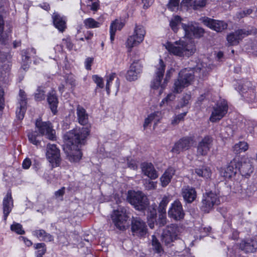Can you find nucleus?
Returning a JSON list of instances; mask_svg holds the SVG:
<instances>
[{
	"label": "nucleus",
	"mask_w": 257,
	"mask_h": 257,
	"mask_svg": "<svg viewBox=\"0 0 257 257\" xmlns=\"http://www.w3.org/2000/svg\"><path fill=\"white\" fill-rule=\"evenodd\" d=\"M89 132V128L86 126L74 128L64 135L66 144L64 151L70 162H77L81 159L82 154L79 146L84 144Z\"/></svg>",
	"instance_id": "obj_1"
},
{
	"label": "nucleus",
	"mask_w": 257,
	"mask_h": 257,
	"mask_svg": "<svg viewBox=\"0 0 257 257\" xmlns=\"http://www.w3.org/2000/svg\"><path fill=\"white\" fill-rule=\"evenodd\" d=\"M156 70L154 78L151 82V87L154 89H159V94H161L164 89L167 86V83L170 78L171 73L172 69L167 71L165 78L162 81L164 75L166 65L162 59H160L159 63L156 65Z\"/></svg>",
	"instance_id": "obj_2"
},
{
	"label": "nucleus",
	"mask_w": 257,
	"mask_h": 257,
	"mask_svg": "<svg viewBox=\"0 0 257 257\" xmlns=\"http://www.w3.org/2000/svg\"><path fill=\"white\" fill-rule=\"evenodd\" d=\"M166 48L170 53L180 57L185 55L189 57L195 53L196 49L191 44H186L183 41L176 42L175 44L167 43Z\"/></svg>",
	"instance_id": "obj_3"
},
{
	"label": "nucleus",
	"mask_w": 257,
	"mask_h": 257,
	"mask_svg": "<svg viewBox=\"0 0 257 257\" xmlns=\"http://www.w3.org/2000/svg\"><path fill=\"white\" fill-rule=\"evenodd\" d=\"M128 214V210L124 207L119 206L113 211L111 214V219L117 229L124 230L130 227Z\"/></svg>",
	"instance_id": "obj_4"
},
{
	"label": "nucleus",
	"mask_w": 257,
	"mask_h": 257,
	"mask_svg": "<svg viewBox=\"0 0 257 257\" xmlns=\"http://www.w3.org/2000/svg\"><path fill=\"white\" fill-rule=\"evenodd\" d=\"M127 201L138 210L142 211L148 207L149 200L142 192L128 191L127 196Z\"/></svg>",
	"instance_id": "obj_5"
},
{
	"label": "nucleus",
	"mask_w": 257,
	"mask_h": 257,
	"mask_svg": "<svg viewBox=\"0 0 257 257\" xmlns=\"http://www.w3.org/2000/svg\"><path fill=\"white\" fill-rule=\"evenodd\" d=\"M194 79V74L192 72L184 69L179 73V77L174 83V90L176 93L181 92L183 89L190 85Z\"/></svg>",
	"instance_id": "obj_6"
},
{
	"label": "nucleus",
	"mask_w": 257,
	"mask_h": 257,
	"mask_svg": "<svg viewBox=\"0 0 257 257\" xmlns=\"http://www.w3.org/2000/svg\"><path fill=\"white\" fill-rule=\"evenodd\" d=\"M179 228L176 224L168 225L163 230L162 234V241L166 245L171 246V243L179 237Z\"/></svg>",
	"instance_id": "obj_7"
},
{
	"label": "nucleus",
	"mask_w": 257,
	"mask_h": 257,
	"mask_svg": "<svg viewBox=\"0 0 257 257\" xmlns=\"http://www.w3.org/2000/svg\"><path fill=\"white\" fill-rule=\"evenodd\" d=\"M228 108V104L226 100L222 99L218 101L213 107L210 117V120L212 122L220 120L227 113Z\"/></svg>",
	"instance_id": "obj_8"
},
{
	"label": "nucleus",
	"mask_w": 257,
	"mask_h": 257,
	"mask_svg": "<svg viewBox=\"0 0 257 257\" xmlns=\"http://www.w3.org/2000/svg\"><path fill=\"white\" fill-rule=\"evenodd\" d=\"M46 156L53 168L60 165L61 161L60 152L56 145L50 144L47 145Z\"/></svg>",
	"instance_id": "obj_9"
},
{
	"label": "nucleus",
	"mask_w": 257,
	"mask_h": 257,
	"mask_svg": "<svg viewBox=\"0 0 257 257\" xmlns=\"http://www.w3.org/2000/svg\"><path fill=\"white\" fill-rule=\"evenodd\" d=\"M218 196L212 191L206 193L203 195L201 209L205 213H208L215 205L219 204Z\"/></svg>",
	"instance_id": "obj_10"
},
{
	"label": "nucleus",
	"mask_w": 257,
	"mask_h": 257,
	"mask_svg": "<svg viewBox=\"0 0 257 257\" xmlns=\"http://www.w3.org/2000/svg\"><path fill=\"white\" fill-rule=\"evenodd\" d=\"M256 33L257 30L254 28L248 30L240 29L228 35L227 40L230 45H236L239 43V40H241L244 37L251 34H256Z\"/></svg>",
	"instance_id": "obj_11"
},
{
	"label": "nucleus",
	"mask_w": 257,
	"mask_h": 257,
	"mask_svg": "<svg viewBox=\"0 0 257 257\" xmlns=\"http://www.w3.org/2000/svg\"><path fill=\"white\" fill-rule=\"evenodd\" d=\"M195 142L193 137L186 136L183 137L176 142L171 152L177 155L188 150L194 145Z\"/></svg>",
	"instance_id": "obj_12"
},
{
	"label": "nucleus",
	"mask_w": 257,
	"mask_h": 257,
	"mask_svg": "<svg viewBox=\"0 0 257 257\" xmlns=\"http://www.w3.org/2000/svg\"><path fill=\"white\" fill-rule=\"evenodd\" d=\"M199 20L204 25L217 32H222L227 28V24L223 21L213 19L207 17H203Z\"/></svg>",
	"instance_id": "obj_13"
},
{
	"label": "nucleus",
	"mask_w": 257,
	"mask_h": 257,
	"mask_svg": "<svg viewBox=\"0 0 257 257\" xmlns=\"http://www.w3.org/2000/svg\"><path fill=\"white\" fill-rule=\"evenodd\" d=\"M35 125L40 135L46 136L51 140H53L55 138V131L53 129L51 123L49 121H42L41 119H37Z\"/></svg>",
	"instance_id": "obj_14"
},
{
	"label": "nucleus",
	"mask_w": 257,
	"mask_h": 257,
	"mask_svg": "<svg viewBox=\"0 0 257 257\" xmlns=\"http://www.w3.org/2000/svg\"><path fill=\"white\" fill-rule=\"evenodd\" d=\"M131 231L134 235L140 237L145 236L147 232L145 222L140 217H133L131 221Z\"/></svg>",
	"instance_id": "obj_15"
},
{
	"label": "nucleus",
	"mask_w": 257,
	"mask_h": 257,
	"mask_svg": "<svg viewBox=\"0 0 257 257\" xmlns=\"http://www.w3.org/2000/svg\"><path fill=\"white\" fill-rule=\"evenodd\" d=\"M182 27L185 32V36L190 38L192 37L200 38L203 36L205 32L203 28L197 25H194L192 22L188 24H182Z\"/></svg>",
	"instance_id": "obj_16"
},
{
	"label": "nucleus",
	"mask_w": 257,
	"mask_h": 257,
	"mask_svg": "<svg viewBox=\"0 0 257 257\" xmlns=\"http://www.w3.org/2000/svg\"><path fill=\"white\" fill-rule=\"evenodd\" d=\"M145 34L146 32L143 27L136 26L134 35L127 39L126 46L131 49L139 45L143 41Z\"/></svg>",
	"instance_id": "obj_17"
},
{
	"label": "nucleus",
	"mask_w": 257,
	"mask_h": 257,
	"mask_svg": "<svg viewBox=\"0 0 257 257\" xmlns=\"http://www.w3.org/2000/svg\"><path fill=\"white\" fill-rule=\"evenodd\" d=\"M168 216L175 220L178 221L183 219L185 216V212L181 202L176 200L172 203L168 210Z\"/></svg>",
	"instance_id": "obj_18"
},
{
	"label": "nucleus",
	"mask_w": 257,
	"mask_h": 257,
	"mask_svg": "<svg viewBox=\"0 0 257 257\" xmlns=\"http://www.w3.org/2000/svg\"><path fill=\"white\" fill-rule=\"evenodd\" d=\"M213 139L210 136H206L199 142L197 147V155L198 156H206L209 152Z\"/></svg>",
	"instance_id": "obj_19"
},
{
	"label": "nucleus",
	"mask_w": 257,
	"mask_h": 257,
	"mask_svg": "<svg viewBox=\"0 0 257 257\" xmlns=\"http://www.w3.org/2000/svg\"><path fill=\"white\" fill-rule=\"evenodd\" d=\"M253 160L249 158H243L240 163L237 162L238 171L242 176L249 177L253 171Z\"/></svg>",
	"instance_id": "obj_20"
},
{
	"label": "nucleus",
	"mask_w": 257,
	"mask_h": 257,
	"mask_svg": "<svg viewBox=\"0 0 257 257\" xmlns=\"http://www.w3.org/2000/svg\"><path fill=\"white\" fill-rule=\"evenodd\" d=\"M238 171L237 161L234 159L231 161L228 165L220 171V175L225 179L230 178L234 175Z\"/></svg>",
	"instance_id": "obj_21"
},
{
	"label": "nucleus",
	"mask_w": 257,
	"mask_h": 257,
	"mask_svg": "<svg viewBox=\"0 0 257 257\" xmlns=\"http://www.w3.org/2000/svg\"><path fill=\"white\" fill-rule=\"evenodd\" d=\"M181 195L187 203H192L197 197L195 189L191 186H186L181 189Z\"/></svg>",
	"instance_id": "obj_22"
},
{
	"label": "nucleus",
	"mask_w": 257,
	"mask_h": 257,
	"mask_svg": "<svg viewBox=\"0 0 257 257\" xmlns=\"http://www.w3.org/2000/svg\"><path fill=\"white\" fill-rule=\"evenodd\" d=\"M13 200L11 190H9L7 195L4 197L3 202V209L4 220L6 221L13 207Z\"/></svg>",
	"instance_id": "obj_23"
},
{
	"label": "nucleus",
	"mask_w": 257,
	"mask_h": 257,
	"mask_svg": "<svg viewBox=\"0 0 257 257\" xmlns=\"http://www.w3.org/2000/svg\"><path fill=\"white\" fill-rule=\"evenodd\" d=\"M119 86L118 78L116 77V74L112 73L107 76L106 90L108 94L110 93V88L114 90L117 91Z\"/></svg>",
	"instance_id": "obj_24"
},
{
	"label": "nucleus",
	"mask_w": 257,
	"mask_h": 257,
	"mask_svg": "<svg viewBox=\"0 0 257 257\" xmlns=\"http://www.w3.org/2000/svg\"><path fill=\"white\" fill-rule=\"evenodd\" d=\"M143 174L151 179H155L158 177L157 172L152 163H144L141 165Z\"/></svg>",
	"instance_id": "obj_25"
},
{
	"label": "nucleus",
	"mask_w": 257,
	"mask_h": 257,
	"mask_svg": "<svg viewBox=\"0 0 257 257\" xmlns=\"http://www.w3.org/2000/svg\"><path fill=\"white\" fill-rule=\"evenodd\" d=\"M239 248L246 253L254 252L257 249V242L254 240H243L239 243Z\"/></svg>",
	"instance_id": "obj_26"
},
{
	"label": "nucleus",
	"mask_w": 257,
	"mask_h": 257,
	"mask_svg": "<svg viewBox=\"0 0 257 257\" xmlns=\"http://www.w3.org/2000/svg\"><path fill=\"white\" fill-rule=\"evenodd\" d=\"M76 115L78 122L83 125H87L88 123V114L85 108L80 105L76 107Z\"/></svg>",
	"instance_id": "obj_27"
},
{
	"label": "nucleus",
	"mask_w": 257,
	"mask_h": 257,
	"mask_svg": "<svg viewBox=\"0 0 257 257\" xmlns=\"http://www.w3.org/2000/svg\"><path fill=\"white\" fill-rule=\"evenodd\" d=\"M53 20L55 27L63 32L66 28L65 20L57 13L53 14Z\"/></svg>",
	"instance_id": "obj_28"
},
{
	"label": "nucleus",
	"mask_w": 257,
	"mask_h": 257,
	"mask_svg": "<svg viewBox=\"0 0 257 257\" xmlns=\"http://www.w3.org/2000/svg\"><path fill=\"white\" fill-rule=\"evenodd\" d=\"M175 170L170 167L168 168L160 178L162 186L166 187L170 182L173 176L175 174Z\"/></svg>",
	"instance_id": "obj_29"
},
{
	"label": "nucleus",
	"mask_w": 257,
	"mask_h": 257,
	"mask_svg": "<svg viewBox=\"0 0 257 257\" xmlns=\"http://www.w3.org/2000/svg\"><path fill=\"white\" fill-rule=\"evenodd\" d=\"M47 101L51 111L54 114H55L57 111V108L58 100L54 91H52L48 94Z\"/></svg>",
	"instance_id": "obj_30"
},
{
	"label": "nucleus",
	"mask_w": 257,
	"mask_h": 257,
	"mask_svg": "<svg viewBox=\"0 0 257 257\" xmlns=\"http://www.w3.org/2000/svg\"><path fill=\"white\" fill-rule=\"evenodd\" d=\"M34 234L38 238H42L45 241H52L54 240L53 236L46 232L44 229L36 230L34 231Z\"/></svg>",
	"instance_id": "obj_31"
},
{
	"label": "nucleus",
	"mask_w": 257,
	"mask_h": 257,
	"mask_svg": "<svg viewBox=\"0 0 257 257\" xmlns=\"http://www.w3.org/2000/svg\"><path fill=\"white\" fill-rule=\"evenodd\" d=\"M205 65H206L205 64ZM193 73H198L199 76L202 78H204L207 76L209 72V68L204 66V64H200L197 66L196 67L193 68Z\"/></svg>",
	"instance_id": "obj_32"
},
{
	"label": "nucleus",
	"mask_w": 257,
	"mask_h": 257,
	"mask_svg": "<svg viewBox=\"0 0 257 257\" xmlns=\"http://www.w3.org/2000/svg\"><path fill=\"white\" fill-rule=\"evenodd\" d=\"M195 173L199 177L205 179L209 178L211 175V171L209 167L203 166L201 168L195 169Z\"/></svg>",
	"instance_id": "obj_33"
},
{
	"label": "nucleus",
	"mask_w": 257,
	"mask_h": 257,
	"mask_svg": "<svg viewBox=\"0 0 257 257\" xmlns=\"http://www.w3.org/2000/svg\"><path fill=\"white\" fill-rule=\"evenodd\" d=\"M152 245L153 250L156 253L159 254L160 256H161L164 253V251L162 245L155 235L152 236Z\"/></svg>",
	"instance_id": "obj_34"
},
{
	"label": "nucleus",
	"mask_w": 257,
	"mask_h": 257,
	"mask_svg": "<svg viewBox=\"0 0 257 257\" xmlns=\"http://www.w3.org/2000/svg\"><path fill=\"white\" fill-rule=\"evenodd\" d=\"M233 149L234 152L238 154L240 152L247 151L248 149V145L245 142H239L234 146Z\"/></svg>",
	"instance_id": "obj_35"
},
{
	"label": "nucleus",
	"mask_w": 257,
	"mask_h": 257,
	"mask_svg": "<svg viewBox=\"0 0 257 257\" xmlns=\"http://www.w3.org/2000/svg\"><path fill=\"white\" fill-rule=\"evenodd\" d=\"M242 93V96L248 103H253L256 102L255 94L252 89H249L246 92Z\"/></svg>",
	"instance_id": "obj_36"
},
{
	"label": "nucleus",
	"mask_w": 257,
	"mask_h": 257,
	"mask_svg": "<svg viewBox=\"0 0 257 257\" xmlns=\"http://www.w3.org/2000/svg\"><path fill=\"white\" fill-rule=\"evenodd\" d=\"M27 101L23 100L22 102H19L20 106L16 111V115L18 119H22L24 116V114L26 111V106Z\"/></svg>",
	"instance_id": "obj_37"
},
{
	"label": "nucleus",
	"mask_w": 257,
	"mask_h": 257,
	"mask_svg": "<svg viewBox=\"0 0 257 257\" xmlns=\"http://www.w3.org/2000/svg\"><path fill=\"white\" fill-rule=\"evenodd\" d=\"M34 247L38 250L36 252V257H42L46 252V246L44 243H36Z\"/></svg>",
	"instance_id": "obj_38"
},
{
	"label": "nucleus",
	"mask_w": 257,
	"mask_h": 257,
	"mask_svg": "<svg viewBox=\"0 0 257 257\" xmlns=\"http://www.w3.org/2000/svg\"><path fill=\"white\" fill-rule=\"evenodd\" d=\"M84 24L86 28L88 29L98 28L100 26V23L92 18L86 19L84 21Z\"/></svg>",
	"instance_id": "obj_39"
},
{
	"label": "nucleus",
	"mask_w": 257,
	"mask_h": 257,
	"mask_svg": "<svg viewBox=\"0 0 257 257\" xmlns=\"http://www.w3.org/2000/svg\"><path fill=\"white\" fill-rule=\"evenodd\" d=\"M182 19L179 16H175L170 21V26L172 30L176 32L178 29V26L181 24Z\"/></svg>",
	"instance_id": "obj_40"
},
{
	"label": "nucleus",
	"mask_w": 257,
	"mask_h": 257,
	"mask_svg": "<svg viewBox=\"0 0 257 257\" xmlns=\"http://www.w3.org/2000/svg\"><path fill=\"white\" fill-rule=\"evenodd\" d=\"M170 200L166 196H164L159 204L158 211L160 213L166 214V207L169 203Z\"/></svg>",
	"instance_id": "obj_41"
},
{
	"label": "nucleus",
	"mask_w": 257,
	"mask_h": 257,
	"mask_svg": "<svg viewBox=\"0 0 257 257\" xmlns=\"http://www.w3.org/2000/svg\"><path fill=\"white\" fill-rule=\"evenodd\" d=\"M38 136L39 133L37 131H32L28 135L29 141L36 146H38L40 144V141L37 140Z\"/></svg>",
	"instance_id": "obj_42"
},
{
	"label": "nucleus",
	"mask_w": 257,
	"mask_h": 257,
	"mask_svg": "<svg viewBox=\"0 0 257 257\" xmlns=\"http://www.w3.org/2000/svg\"><path fill=\"white\" fill-rule=\"evenodd\" d=\"M158 120L159 118L157 117L156 113L150 114L145 120L143 125L144 128H146L153 121H155V124L156 125Z\"/></svg>",
	"instance_id": "obj_43"
},
{
	"label": "nucleus",
	"mask_w": 257,
	"mask_h": 257,
	"mask_svg": "<svg viewBox=\"0 0 257 257\" xmlns=\"http://www.w3.org/2000/svg\"><path fill=\"white\" fill-rule=\"evenodd\" d=\"M207 0H194L191 7L195 10H199L205 7Z\"/></svg>",
	"instance_id": "obj_44"
},
{
	"label": "nucleus",
	"mask_w": 257,
	"mask_h": 257,
	"mask_svg": "<svg viewBox=\"0 0 257 257\" xmlns=\"http://www.w3.org/2000/svg\"><path fill=\"white\" fill-rule=\"evenodd\" d=\"M11 229L13 231L19 234L22 235L25 233V231L23 229L22 225L18 223L14 222L11 226Z\"/></svg>",
	"instance_id": "obj_45"
},
{
	"label": "nucleus",
	"mask_w": 257,
	"mask_h": 257,
	"mask_svg": "<svg viewBox=\"0 0 257 257\" xmlns=\"http://www.w3.org/2000/svg\"><path fill=\"white\" fill-rule=\"evenodd\" d=\"M167 223L166 214L160 213L157 220H156V224L159 227L164 226Z\"/></svg>",
	"instance_id": "obj_46"
},
{
	"label": "nucleus",
	"mask_w": 257,
	"mask_h": 257,
	"mask_svg": "<svg viewBox=\"0 0 257 257\" xmlns=\"http://www.w3.org/2000/svg\"><path fill=\"white\" fill-rule=\"evenodd\" d=\"M131 69L138 75L142 71V66L139 61H134L131 65Z\"/></svg>",
	"instance_id": "obj_47"
},
{
	"label": "nucleus",
	"mask_w": 257,
	"mask_h": 257,
	"mask_svg": "<svg viewBox=\"0 0 257 257\" xmlns=\"http://www.w3.org/2000/svg\"><path fill=\"white\" fill-rule=\"evenodd\" d=\"M138 77V74L136 73V72L131 69V67L130 66L129 70H128L126 78L127 80L131 81H134L137 79Z\"/></svg>",
	"instance_id": "obj_48"
},
{
	"label": "nucleus",
	"mask_w": 257,
	"mask_h": 257,
	"mask_svg": "<svg viewBox=\"0 0 257 257\" xmlns=\"http://www.w3.org/2000/svg\"><path fill=\"white\" fill-rule=\"evenodd\" d=\"M252 13V10L251 9H247L243 11H240L236 14L238 18H243L246 17Z\"/></svg>",
	"instance_id": "obj_49"
},
{
	"label": "nucleus",
	"mask_w": 257,
	"mask_h": 257,
	"mask_svg": "<svg viewBox=\"0 0 257 257\" xmlns=\"http://www.w3.org/2000/svg\"><path fill=\"white\" fill-rule=\"evenodd\" d=\"M176 97V96L173 93H170L166 97H165L164 99H163L161 102V105H162L163 104H165V103L167 104H168L169 102H171L173 100L175 99Z\"/></svg>",
	"instance_id": "obj_50"
},
{
	"label": "nucleus",
	"mask_w": 257,
	"mask_h": 257,
	"mask_svg": "<svg viewBox=\"0 0 257 257\" xmlns=\"http://www.w3.org/2000/svg\"><path fill=\"white\" fill-rule=\"evenodd\" d=\"M45 91L41 89L38 88L37 90V92L35 93V98L37 100L40 101L44 99Z\"/></svg>",
	"instance_id": "obj_51"
},
{
	"label": "nucleus",
	"mask_w": 257,
	"mask_h": 257,
	"mask_svg": "<svg viewBox=\"0 0 257 257\" xmlns=\"http://www.w3.org/2000/svg\"><path fill=\"white\" fill-rule=\"evenodd\" d=\"M186 112L182 113L176 116L172 121L173 124H177L180 121L183 120L184 116L186 115Z\"/></svg>",
	"instance_id": "obj_52"
},
{
	"label": "nucleus",
	"mask_w": 257,
	"mask_h": 257,
	"mask_svg": "<svg viewBox=\"0 0 257 257\" xmlns=\"http://www.w3.org/2000/svg\"><path fill=\"white\" fill-rule=\"evenodd\" d=\"M92 79L95 83L97 84V86L100 88H103L104 86L103 81L102 78L99 77L97 75H94L92 76Z\"/></svg>",
	"instance_id": "obj_53"
},
{
	"label": "nucleus",
	"mask_w": 257,
	"mask_h": 257,
	"mask_svg": "<svg viewBox=\"0 0 257 257\" xmlns=\"http://www.w3.org/2000/svg\"><path fill=\"white\" fill-rule=\"evenodd\" d=\"M180 0H170L168 5V8L171 11H174L178 6Z\"/></svg>",
	"instance_id": "obj_54"
},
{
	"label": "nucleus",
	"mask_w": 257,
	"mask_h": 257,
	"mask_svg": "<svg viewBox=\"0 0 257 257\" xmlns=\"http://www.w3.org/2000/svg\"><path fill=\"white\" fill-rule=\"evenodd\" d=\"M111 25H114L113 31H115V32H116V30H121L124 26L123 23L117 20L113 22Z\"/></svg>",
	"instance_id": "obj_55"
},
{
	"label": "nucleus",
	"mask_w": 257,
	"mask_h": 257,
	"mask_svg": "<svg viewBox=\"0 0 257 257\" xmlns=\"http://www.w3.org/2000/svg\"><path fill=\"white\" fill-rule=\"evenodd\" d=\"M191 99V95L188 94H185L183 97H182V101L183 102V104H182V106H185L189 103V100Z\"/></svg>",
	"instance_id": "obj_56"
},
{
	"label": "nucleus",
	"mask_w": 257,
	"mask_h": 257,
	"mask_svg": "<svg viewBox=\"0 0 257 257\" xmlns=\"http://www.w3.org/2000/svg\"><path fill=\"white\" fill-rule=\"evenodd\" d=\"M31 165V161L29 158L25 159L23 162V168L25 169L29 168Z\"/></svg>",
	"instance_id": "obj_57"
},
{
	"label": "nucleus",
	"mask_w": 257,
	"mask_h": 257,
	"mask_svg": "<svg viewBox=\"0 0 257 257\" xmlns=\"http://www.w3.org/2000/svg\"><path fill=\"white\" fill-rule=\"evenodd\" d=\"M3 95L4 91L2 88L0 87V110L3 109L4 107V99Z\"/></svg>",
	"instance_id": "obj_58"
},
{
	"label": "nucleus",
	"mask_w": 257,
	"mask_h": 257,
	"mask_svg": "<svg viewBox=\"0 0 257 257\" xmlns=\"http://www.w3.org/2000/svg\"><path fill=\"white\" fill-rule=\"evenodd\" d=\"M146 187L148 190L154 189L156 187V183L152 181H149L146 184Z\"/></svg>",
	"instance_id": "obj_59"
},
{
	"label": "nucleus",
	"mask_w": 257,
	"mask_h": 257,
	"mask_svg": "<svg viewBox=\"0 0 257 257\" xmlns=\"http://www.w3.org/2000/svg\"><path fill=\"white\" fill-rule=\"evenodd\" d=\"M93 62V58H88L85 61V67L87 70L91 69V64Z\"/></svg>",
	"instance_id": "obj_60"
},
{
	"label": "nucleus",
	"mask_w": 257,
	"mask_h": 257,
	"mask_svg": "<svg viewBox=\"0 0 257 257\" xmlns=\"http://www.w3.org/2000/svg\"><path fill=\"white\" fill-rule=\"evenodd\" d=\"M24 54H23L22 56V60L23 61V62H27L28 64H30L31 62V61L30 60V56H29V55L25 52H24Z\"/></svg>",
	"instance_id": "obj_61"
},
{
	"label": "nucleus",
	"mask_w": 257,
	"mask_h": 257,
	"mask_svg": "<svg viewBox=\"0 0 257 257\" xmlns=\"http://www.w3.org/2000/svg\"><path fill=\"white\" fill-rule=\"evenodd\" d=\"M142 2L144 4V8L146 9L148 8L153 4V0H142Z\"/></svg>",
	"instance_id": "obj_62"
},
{
	"label": "nucleus",
	"mask_w": 257,
	"mask_h": 257,
	"mask_svg": "<svg viewBox=\"0 0 257 257\" xmlns=\"http://www.w3.org/2000/svg\"><path fill=\"white\" fill-rule=\"evenodd\" d=\"M128 167L133 169L136 170L138 168V166L134 161H131L127 163Z\"/></svg>",
	"instance_id": "obj_63"
},
{
	"label": "nucleus",
	"mask_w": 257,
	"mask_h": 257,
	"mask_svg": "<svg viewBox=\"0 0 257 257\" xmlns=\"http://www.w3.org/2000/svg\"><path fill=\"white\" fill-rule=\"evenodd\" d=\"M63 42L65 44V45L66 46L67 48L69 50H70L72 49L73 45L70 40H63Z\"/></svg>",
	"instance_id": "obj_64"
}]
</instances>
